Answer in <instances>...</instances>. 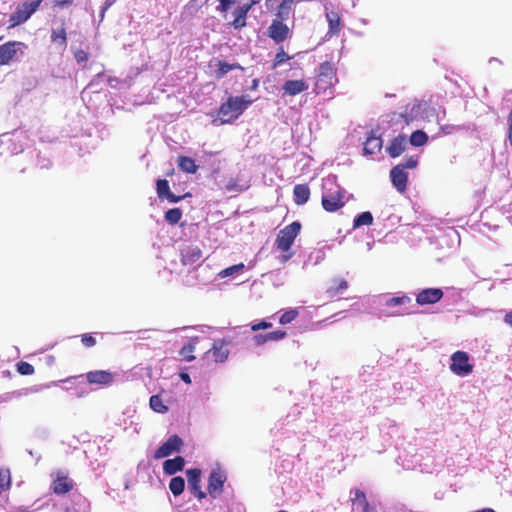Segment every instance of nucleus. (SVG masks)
Segmentation results:
<instances>
[{"label":"nucleus","instance_id":"nucleus-1","mask_svg":"<svg viewBox=\"0 0 512 512\" xmlns=\"http://www.w3.org/2000/svg\"><path fill=\"white\" fill-rule=\"evenodd\" d=\"M180 260L183 267L187 270H181V281L185 286L195 287L197 285H207L210 278L205 274L209 271L208 266H203V253L198 245L183 244L180 248Z\"/></svg>","mask_w":512,"mask_h":512},{"label":"nucleus","instance_id":"nucleus-2","mask_svg":"<svg viewBox=\"0 0 512 512\" xmlns=\"http://www.w3.org/2000/svg\"><path fill=\"white\" fill-rule=\"evenodd\" d=\"M412 299L405 293H399L397 296L382 294L375 296L373 303L380 308V314L386 317H395L409 314L406 309L411 304Z\"/></svg>","mask_w":512,"mask_h":512},{"label":"nucleus","instance_id":"nucleus-3","mask_svg":"<svg viewBox=\"0 0 512 512\" xmlns=\"http://www.w3.org/2000/svg\"><path fill=\"white\" fill-rule=\"evenodd\" d=\"M344 190L336 183L335 176H328L322 184V205L326 211L334 212L344 205Z\"/></svg>","mask_w":512,"mask_h":512},{"label":"nucleus","instance_id":"nucleus-4","mask_svg":"<svg viewBox=\"0 0 512 512\" xmlns=\"http://www.w3.org/2000/svg\"><path fill=\"white\" fill-rule=\"evenodd\" d=\"M252 100L247 96L229 97L219 109L218 117L222 124L237 119L251 104Z\"/></svg>","mask_w":512,"mask_h":512},{"label":"nucleus","instance_id":"nucleus-5","mask_svg":"<svg viewBox=\"0 0 512 512\" xmlns=\"http://www.w3.org/2000/svg\"><path fill=\"white\" fill-rule=\"evenodd\" d=\"M26 133L22 130H15L13 133H5L0 136V145L5 148L0 150V154H18L24 150Z\"/></svg>","mask_w":512,"mask_h":512},{"label":"nucleus","instance_id":"nucleus-6","mask_svg":"<svg viewBox=\"0 0 512 512\" xmlns=\"http://www.w3.org/2000/svg\"><path fill=\"white\" fill-rule=\"evenodd\" d=\"M411 117H420L429 122L436 121L439 123L445 116V110L441 107L430 105L426 102L414 104L410 111Z\"/></svg>","mask_w":512,"mask_h":512},{"label":"nucleus","instance_id":"nucleus-7","mask_svg":"<svg viewBox=\"0 0 512 512\" xmlns=\"http://www.w3.org/2000/svg\"><path fill=\"white\" fill-rule=\"evenodd\" d=\"M42 0L26 1L18 5L9 17L10 27H15L26 22L39 8Z\"/></svg>","mask_w":512,"mask_h":512},{"label":"nucleus","instance_id":"nucleus-8","mask_svg":"<svg viewBox=\"0 0 512 512\" xmlns=\"http://www.w3.org/2000/svg\"><path fill=\"white\" fill-rule=\"evenodd\" d=\"M301 230V224L298 221H294L281 229L277 235L276 246L282 252L290 250L294 243L295 238L298 236Z\"/></svg>","mask_w":512,"mask_h":512},{"label":"nucleus","instance_id":"nucleus-9","mask_svg":"<svg viewBox=\"0 0 512 512\" xmlns=\"http://www.w3.org/2000/svg\"><path fill=\"white\" fill-rule=\"evenodd\" d=\"M450 370L458 376L469 375L473 370V365L469 362V355L464 351H456L451 355Z\"/></svg>","mask_w":512,"mask_h":512},{"label":"nucleus","instance_id":"nucleus-10","mask_svg":"<svg viewBox=\"0 0 512 512\" xmlns=\"http://www.w3.org/2000/svg\"><path fill=\"white\" fill-rule=\"evenodd\" d=\"M227 480V474L225 470L221 467L217 466L213 468L210 472L208 479V494L212 498H217L223 492L224 483Z\"/></svg>","mask_w":512,"mask_h":512},{"label":"nucleus","instance_id":"nucleus-11","mask_svg":"<svg viewBox=\"0 0 512 512\" xmlns=\"http://www.w3.org/2000/svg\"><path fill=\"white\" fill-rule=\"evenodd\" d=\"M26 45L22 42H8L0 46V65L8 64L11 60L18 59L24 54Z\"/></svg>","mask_w":512,"mask_h":512},{"label":"nucleus","instance_id":"nucleus-12","mask_svg":"<svg viewBox=\"0 0 512 512\" xmlns=\"http://www.w3.org/2000/svg\"><path fill=\"white\" fill-rule=\"evenodd\" d=\"M337 81L336 73L333 65L330 62H324L319 66L317 76V89L326 90L332 87Z\"/></svg>","mask_w":512,"mask_h":512},{"label":"nucleus","instance_id":"nucleus-13","mask_svg":"<svg viewBox=\"0 0 512 512\" xmlns=\"http://www.w3.org/2000/svg\"><path fill=\"white\" fill-rule=\"evenodd\" d=\"M182 445V440L177 435H173L164 442L154 454V458L161 459L170 456L174 452H178Z\"/></svg>","mask_w":512,"mask_h":512},{"label":"nucleus","instance_id":"nucleus-14","mask_svg":"<svg viewBox=\"0 0 512 512\" xmlns=\"http://www.w3.org/2000/svg\"><path fill=\"white\" fill-rule=\"evenodd\" d=\"M443 295L440 288H426L416 294V302L421 306L435 304L442 299Z\"/></svg>","mask_w":512,"mask_h":512},{"label":"nucleus","instance_id":"nucleus-15","mask_svg":"<svg viewBox=\"0 0 512 512\" xmlns=\"http://www.w3.org/2000/svg\"><path fill=\"white\" fill-rule=\"evenodd\" d=\"M268 35L276 43H281L289 37L290 29L282 19H274L268 28Z\"/></svg>","mask_w":512,"mask_h":512},{"label":"nucleus","instance_id":"nucleus-16","mask_svg":"<svg viewBox=\"0 0 512 512\" xmlns=\"http://www.w3.org/2000/svg\"><path fill=\"white\" fill-rule=\"evenodd\" d=\"M188 486L191 492L198 498L203 499L206 497V493L201 490V470L200 469H189L186 472Z\"/></svg>","mask_w":512,"mask_h":512},{"label":"nucleus","instance_id":"nucleus-17","mask_svg":"<svg viewBox=\"0 0 512 512\" xmlns=\"http://www.w3.org/2000/svg\"><path fill=\"white\" fill-rule=\"evenodd\" d=\"M73 487L72 481L68 478L65 471L59 470L55 474V479L52 483L54 493L61 495L69 492Z\"/></svg>","mask_w":512,"mask_h":512},{"label":"nucleus","instance_id":"nucleus-18","mask_svg":"<svg viewBox=\"0 0 512 512\" xmlns=\"http://www.w3.org/2000/svg\"><path fill=\"white\" fill-rule=\"evenodd\" d=\"M390 177L393 186L397 189L398 192L403 193L407 188V180L408 174L405 170H403L402 166H395L391 172Z\"/></svg>","mask_w":512,"mask_h":512},{"label":"nucleus","instance_id":"nucleus-19","mask_svg":"<svg viewBox=\"0 0 512 512\" xmlns=\"http://www.w3.org/2000/svg\"><path fill=\"white\" fill-rule=\"evenodd\" d=\"M227 345L228 343L222 339L215 340L212 348L208 351V354L215 362H224L229 356V350L226 347Z\"/></svg>","mask_w":512,"mask_h":512},{"label":"nucleus","instance_id":"nucleus-20","mask_svg":"<svg viewBox=\"0 0 512 512\" xmlns=\"http://www.w3.org/2000/svg\"><path fill=\"white\" fill-rule=\"evenodd\" d=\"M86 379L90 384L109 385L114 380V375L108 371L97 370L86 374Z\"/></svg>","mask_w":512,"mask_h":512},{"label":"nucleus","instance_id":"nucleus-21","mask_svg":"<svg viewBox=\"0 0 512 512\" xmlns=\"http://www.w3.org/2000/svg\"><path fill=\"white\" fill-rule=\"evenodd\" d=\"M251 8L252 4L236 5L232 11V15L234 17L232 25L234 28L237 29L246 25V16Z\"/></svg>","mask_w":512,"mask_h":512},{"label":"nucleus","instance_id":"nucleus-22","mask_svg":"<svg viewBox=\"0 0 512 512\" xmlns=\"http://www.w3.org/2000/svg\"><path fill=\"white\" fill-rule=\"evenodd\" d=\"M309 88V85L304 80H287L283 86L284 95L295 96Z\"/></svg>","mask_w":512,"mask_h":512},{"label":"nucleus","instance_id":"nucleus-23","mask_svg":"<svg viewBox=\"0 0 512 512\" xmlns=\"http://www.w3.org/2000/svg\"><path fill=\"white\" fill-rule=\"evenodd\" d=\"M285 336H286L285 331L276 330V331H272V332H268V333H264V334H256L252 340L255 345L260 346L267 342H274V341L282 340L283 338H285Z\"/></svg>","mask_w":512,"mask_h":512},{"label":"nucleus","instance_id":"nucleus-24","mask_svg":"<svg viewBox=\"0 0 512 512\" xmlns=\"http://www.w3.org/2000/svg\"><path fill=\"white\" fill-rule=\"evenodd\" d=\"M326 19L329 25L328 32L326 37H331L333 35H338L341 30V18L339 14L335 11H327Z\"/></svg>","mask_w":512,"mask_h":512},{"label":"nucleus","instance_id":"nucleus-25","mask_svg":"<svg viewBox=\"0 0 512 512\" xmlns=\"http://www.w3.org/2000/svg\"><path fill=\"white\" fill-rule=\"evenodd\" d=\"M157 194L160 199H167L171 203H176L182 198L177 197L170 192L169 183L165 179H160L157 181Z\"/></svg>","mask_w":512,"mask_h":512},{"label":"nucleus","instance_id":"nucleus-26","mask_svg":"<svg viewBox=\"0 0 512 512\" xmlns=\"http://www.w3.org/2000/svg\"><path fill=\"white\" fill-rule=\"evenodd\" d=\"M406 145V137L403 135H399L398 137L393 139L390 145L387 147V152L391 157H398L404 152Z\"/></svg>","mask_w":512,"mask_h":512},{"label":"nucleus","instance_id":"nucleus-27","mask_svg":"<svg viewBox=\"0 0 512 512\" xmlns=\"http://www.w3.org/2000/svg\"><path fill=\"white\" fill-rule=\"evenodd\" d=\"M382 140L378 136H370L367 138L366 142L364 143V154L365 155H375L378 152H380L382 148Z\"/></svg>","mask_w":512,"mask_h":512},{"label":"nucleus","instance_id":"nucleus-28","mask_svg":"<svg viewBox=\"0 0 512 512\" xmlns=\"http://www.w3.org/2000/svg\"><path fill=\"white\" fill-rule=\"evenodd\" d=\"M348 288L346 280L341 278H335L332 280L331 285L327 288L326 294L328 297L333 298L339 294H342Z\"/></svg>","mask_w":512,"mask_h":512},{"label":"nucleus","instance_id":"nucleus-29","mask_svg":"<svg viewBox=\"0 0 512 512\" xmlns=\"http://www.w3.org/2000/svg\"><path fill=\"white\" fill-rule=\"evenodd\" d=\"M184 467V459L180 456L174 459H168L163 464V470L168 475H173L181 471Z\"/></svg>","mask_w":512,"mask_h":512},{"label":"nucleus","instance_id":"nucleus-30","mask_svg":"<svg viewBox=\"0 0 512 512\" xmlns=\"http://www.w3.org/2000/svg\"><path fill=\"white\" fill-rule=\"evenodd\" d=\"M293 194L295 202L302 205L308 201L310 190L307 185L298 184L294 187Z\"/></svg>","mask_w":512,"mask_h":512},{"label":"nucleus","instance_id":"nucleus-31","mask_svg":"<svg viewBox=\"0 0 512 512\" xmlns=\"http://www.w3.org/2000/svg\"><path fill=\"white\" fill-rule=\"evenodd\" d=\"M178 166L179 168L186 173H195L198 169V166L195 164V161L186 156H181L178 158Z\"/></svg>","mask_w":512,"mask_h":512},{"label":"nucleus","instance_id":"nucleus-32","mask_svg":"<svg viewBox=\"0 0 512 512\" xmlns=\"http://www.w3.org/2000/svg\"><path fill=\"white\" fill-rule=\"evenodd\" d=\"M244 268H245V265L243 263L232 265L230 267H227V268L221 270L218 273V277L221 279L226 278V277H234V276L238 275L239 273H241L244 270Z\"/></svg>","mask_w":512,"mask_h":512},{"label":"nucleus","instance_id":"nucleus-33","mask_svg":"<svg viewBox=\"0 0 512 512\" xmlns=\"http://www.w3.org/2000/svg\"><path fill=\"white\" fill-rule=\"evenodd\" d=\"M149 404L151 409L157 413H166L168 411V407L164 404L159 395L151 396Z\"/></svg>","mask_w":512,"mask_h":512},{"label":"nucleus","instance_id":"nucleus-34","mask_svg":"<svg viewBox=\"0 0 512 512\" xmlns=\"http://www.w3.org/2000/svg\"><path fill=\"white\" fill-rule=\"evenodd\" d=\"M184 488L185 481L182 477H173L170 480L169 489L175 496L180 495L184 491Z\"/></svg>","mask_w":512,"mask_h":512},{"label":"nucleus","instance_id":"nucleus-35","mask_svg":"<svg viewBox=\"0 0 512 512\" xmlns=\"http://www.w3.org/2000/svg\"><path fill=\"white\" fill-rule=\"evenodd\" d=\"M217 66L218 69L216 70V76L218 78L224 77L228 72H230L233 69H241V66L238 64H229L223 61H218Z\"/></svg>","mask_w":512,"mask_h":512},{"label":"nucleus","instance_id":"nucleus-36","mask_svg":"<svg viewBox=\"0 0 512 512\" xmlns=\"http://www.w3.org/2000/svg\"><path fill=\"white\" fill-rule=\"evenodd\" d=\"M428 136L425 132L417 130L410 136V143L415 147H420L426 144Z\"/></svg>","mask_w":512,"mask_h":512},{"label":"nucleus","instance_id":"nucleus-37","mask_svg":"<svg viewBox=\"0 0 512 512\" xmlns=\"http://www.w3.org/2000/svg\"><path fill=\"white\" fill-rule=\"evenodd\" d=\"M373 222V216L370 212H362L360 213L353 222L354 228L363 226V225H371Z\"/></svg>","mask_w":512,"mask_h":512},{"label":"nucleus","instance_id":"nucleus-38","mask_svg":"<svg viewBox=\"0 0 512 512\" xmlns=\"http://www.w3.org/2000/svg\"><path fill=\"white\" fill-rule=\"evenodd\" d=\"M51 40L55 43H59L60 45H66V31L64 27L59 29H53L51 34Z\"/></svg>","mask_w":512,"mask_h":512},{"label":"nucleus","instance_id":"nucleus-39","mask_svg":"<svg viewBox=\"0 0 512 512\" xmlns=\"http://www.w3.org/2000/svg\"><path fill=\"white\" fill-rule=\"evenodd\" d=\"M182 217V211L179 208L169 209L165 213V219L168 223L174 225L177 224Z\"/></svg>","mask_w":512,"mask_h":512},{"label":"nucleus","instance_id":"nucleus-40","mask_svg":"<svg viewBox=\"0 0 512 512\" xmlns=\"http://www.w3.org/2000/svg\"><path fill=\"white\" fill-rule=\"evenodd\" d=\"M299 312L295 308H290L285 310L279 318V322L283 325L291 323L297 316Z\"/></svg>","mask_w":512,"mask_h":512},{"label":"nucleus","instance_id":"nucleus-41","mask_svg":"<svg viewBox=\"0 0 512 512\" xmlns=\"http://www.w3.org/2000/svg\"><path fill=\"white\" fill-rule=\"evenodd\" d=\"M292 5L293 3L291 2V0H283L279 5L277 16L282 20L287 19L292 8Z\"/></svg>","mask_w":512,"mask_h":512},{"label":"nucleus","instance_id":"nucleus-42","mask_svg":"<svg viewBox=\"0 0 512 512\" xmlns=\"http://www.w3.org/2000/svg\"><path fill=\"white\" fill-rule=\"evenodd\" d=\"M353 505L357 508H361L363 512L367 509V503L365 501V495L360 490H355V497L352 499Z\"/></svg>","mask_w":512,"mask_h":512},{"label":"nucleus","instance_id":"nucleus-43","mask_svg":"<svg viewBox=\"0 0 512 512\" xmlns=\"http://www.w3.org/2000/svg\"><path fill=\"white\" fill-rule=\"evenodd\" d=\"M17 371L21 375H32L34 373V367L28 362L21 361L17 364Z\"/></svg>","mask_w":512,"mask_h":512},{"label":"nucleus","instance_id":"nucleus-44","mask_svg":"<svg viewBox=\"0 0 512 512\" xmlns=\"http://www.w3.org/2000/svg\"><path fill=\"white\" fill-rule=\"evenodd\" d=\"M195 350V344L193 342L188 343L187 345H184L180 351V354L186 358L188 361H191L194 359V356L191 355Z\"/></svg>","mask_w":512,"mask_h":512},{"label":"nucleus","instance_id":"nucleus-45","mask_svg":"<svg viewBox=\"0 0 512 512\" xmlns=\"http://www.w3.org/2000/svg\"><path fill=\"white\" fill-rule=\"evenodd\" d=\"M289 59H290V56L283 50V48H280L275 56L274 66L275 67L279 66Z\"/></svg>","mask_w":512,"mask_h":512},{"label":"nucleus","instance_id":"nucleus-46","mask_svg":"<svg viewBox=\"0 0 512 512\" xmlns=\"http://www.w3.org/2000/svg\"><path fill=\"white\" fill-rule=\"evenodd\" d=\"M245 188L246 187L244 185H239L237 180H235V179H230L226 184V189H227V191H230V192L243 191V190H245Z\"/></svg>","mask_w":512,"mask_h":512},{"label":"nucleus","instance_id":"nucleus-47","mask_svg":"<svg viewBox=\"0 0 512 512\" xmlns=\"http://www.w3.org/2000/svg\"><path fill=\"white\" fill-rule=\"evenodd\" d=\"M272 327V323L268 322L266 320L259 321L257 323H252L251 330L252 331H258V330H265Z\"/></svg>","mask_w":512,"mask_h":512},{"label":"nucleus","instance_id":"nucleus-48","mask_svg":"<svg viewBox=\"0 0 512 512\" xmlns=\"http://www.w3.org/2000/svg\"><path fill=\"white\" fill-rule=\"evenodd\" d=\"M219 6L217 9L221 12H227L232 5H235L236 2L233 0H218Z\"/></svg>","mask_w":512,"mask_h":512},{"label":"nucleus","instance_id":"nucleus-49","mask_svg":"<svg viewBox=\"0 0 512 512\" xmlns=\"http://www.w3.org/2000/svg\"><path fill=\"white\" fill-rule=\"evenodd\" d=\"M417 164H418V159L415 158V157H410L404 163H401L398 166H402L403 170H405L407 168L413 169V168H415L417 166Z\"/></svg>","mask_w":512,"mask_h":512},{"label":"nucleus","instance_id":"nucleus-50","mask_svg":"<svg viewBox=\"0 0 512 512\" xmlns=\"http://www.w3.org/2000/svg\"><path fill=\"white\" fill-rule=\"evenodd\" d=\"M81 341H82L83 345H85L86 347H92L96 343L95 338L89 334L82 335Z\"/></svg>","mask_w":512,"mask_h":512},{"label":"nucleus","instance_id":"nucleus-51","mask_svg":"<svg viewBox=\"0 0 512 512\" xmlns=\"http://www.w3.org/2000/svg\"><path fill=\"white\" fill-rule=\"evenodd\" d=\"M74 57L78 63H82L88 60V53L80 49L75 52Z\"/></svg>","mask_w":512,"mask_h":512},{"label":"nucleus","instance_id":"nucleus-52","mask_svg":"<svg viewBox=\"0 0 512 512\" xmlns=\"http://www.w3.org/2000/svg\"><path fill=\"white\" fill-rule=\"evenodd\" d=\"M458 129H459V127L455 126V125H442L440 127V130L443 134H452L453 132H455Z\"/></svg>","mask_w":512,"mask_h":512},{"label":"nucleus","instance_id":"nucleus-53","mask_svg":"<svg viewBox=\"0 0 512 512\" xmlns=\"http://www.w3.org/2000/svg\"><path fill=\"white\" fill-rule=\"evenodd\" d=\"M508 141L509 144L512 146V111L509 114L508 117Z\"/></svg>","mask_w":512,"mask_h":512},{"label":"nucleus","instance_id":"nucleus-54","mask_svg":"<svg viewBox=\"0 0 512 512\" xmlns=\"http://www.w3.org/2000/svg\"><path fill=\"white\" fill-rule=\"evenodd\" d=\"M504 322L512 327V311L508 312L504 316Z\"/></svg>","mask_w":512,"mask_h":512},{"label":"nucleus","instance_id":"nucleus-55","mask_svg":"<svg viewBox=\"0 0 512 512\" xmlns=\"http://www.w3.org/2000/svg\"><path fill=\"white\" fill-rule=\"evenodd\" d=\"M54 4L57 6H65L69 5L73 0H53Z\"/></svg>","mask_w":512,"mask_h":512},{"label":"nucleus","instance_id":"nucleus-56","mask_svg":"<svg viewBox=\"0 0 512 512\" xmlns=\"http://www.w3.org/2000/svg\"><path fill=\"white\" fill-rule=\"evenodd\" d=\"M181 379H182L185 383H190V382H191L190 376H189L187 373H182V374H181Z\"/></svg>","mask_w":512,"mask_h":512},{"label":"nucleus","instance_id":"nucleus-57","mask_svg":"<svg viewBox=\"0 0 512 512\" xmlns=\"http://www.w3.org/2000/svg\"><path fill=\"white\" fill-rule=\"evenodd\" d=\"M261 0H251L248 4H252V7L255 5V4H258Z\"/></svg>","mask_w":512,"mask_h":512},{"label":"nucleus","instance_id":"nucleus-58","mask_svg":"<svg viewBox=\"0 0 512 512\" xmlns=\"http://www.w3.org/2000/svg\"><path fill=\"white\" fill-rule=\"evenodd\" d=\"M292 256V254H289V255H286V256H283V261H287L288 259H290Z\"/></svg>","mask_w":512,"mask_h":512},{"label":"nucleus","instance_id":"nucleus-59","mask_svg":"<svg viewBox=\"0 0 512 512\" xmlns=\"http://www.w3.org/2000/svg\"><path fill=\"white\" fill-rule=\"evenodd\" d=\"M258 86V81L257 80H254L253 81V88H256Z\"/></svg>","mask_w":512,"mask_h":512},{"label":"nucleus","instance_id":"nucleus-60","mask_svg":"<svg viewBox=\"0 0 512 512\" xmlns=\"http://www.w3.org/2000/svg\"><path fill=\"white\" fill-rule=\"evenodd\" d=\"M358 0H352V6L355 7L357 5Z\"/></svg>","mask_w":512,"mask_h":512},{"label":"nucleus","instance_id":"nucleus-61","mask_svg":"<svg viewBox=\"0 0 512 512\" xmlns=\"http://www.w3.org/2000/svg\"><path fill=\"white\" fill-rule=\"evenodd\" d=\"M59 382H60V381H58V382H52L49 386H51V385H57Z\"/></svg>","mask_w":512,"mask_h":512},{"label":"nucleus","instance_id":"nucleus-62","mask_svg":"<svg viewBox=\"0 0 512 512\" xmlns=\"http://www.w3.org/2000/svg\"><path fill=\"white\" fill-rule=\"evenodd\" d=\"M278 512H287V511H285V510H281V511H278Z\"/></svg>","mask_w":512,"mask_h":512}]
</instances>
